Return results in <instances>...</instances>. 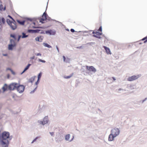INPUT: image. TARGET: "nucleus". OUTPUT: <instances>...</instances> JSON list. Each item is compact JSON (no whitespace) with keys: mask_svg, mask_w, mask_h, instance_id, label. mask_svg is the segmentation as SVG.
Wrapping results in <instances>:
<instances>
[{"mask_svg":"<svg viewBox=\"0 0 147 147\" xmlns=\"http://www.w3.org/2000/svg\"><path fill=\"white\" fill-rule=\"evenodd\" d=\"M13 90L16 89L17 91L20 93H22L24 91L25 89L24 86L23 85H20L16 83H13Z\"/></svg>","mask_w":147,"mask_h":147,"instance_id":"obj_1","label":"nucleus"},{"mask_svg":"<svg viewBox=\"0 0 147 147\" xmlns=\"http://www.w3.org/2000/svg\"><path fill=\"white\" fill-rule=\"evenodd\" d=\"M9 138H10L9 133L8 132L4 131L0 134V140H8Z\"/></svg>","mask_w":147,"mask_h":147,"instance_id":"obj_2","label":"nucleus"},{"mask_svg":"<svg viewBox=\"0 0 147 147\" xmlns=\"http://www.w3.org/2000/svg\"><path fill=\"white\" fill-rule=\"evenodd\" d=\"M13 83L10 84L9 85L6 84H5L4 86L2 87V89L3 90V92L4 93L5 91H7L8 90H13Z\"/></svg>","mask_w":147,"mask_h":147,"instance_id":"obj_3","label":"nucleus"},{"mask_svg":"<svg viewBox=\"0 0 147 147\" xmlns=\"http://www.w3.org/2000/svg\"><path fill=\"white\" fill-rule=\"evenodd\" d=\"M10 44L8 45V49L9 50L12 51L13 50L14 47H15L16 45V44L15 41L12 39H10Z\"/></svg>","mask_w":147,"mask_h":147,"instance_id":"obj_4","label":"nucleus"},{"mask_svg":"<svg viewBox=\"0 0 147 147\" xmlns=\"http://www.w3.org/2000/svg\"><path fill=\"white\" fill-rule=\"evenodd\" d=\"M111 134H112L115 137H116L119 134L120 130L119 129L117 128H114L111 130Z\"/></svg>","mask_w":147,"mask_h":147,"instance_id":"obj_5","label":"nucleus"},{"mask_svg":"<svg viewBox=\"0 0 147 147\" xmlns=\"http://www.w3.org/2000/svg\"><path fill=\"white\" fill-rule=\"evenodd\" d=\"M48 121L49 120L48 119V117L47 116H46L44 118L43 120L42 121L41 120H38V122L40 124L44 125L45 124L48 123Z\"/></svg>","mask_w":147,"mask_h":147,"instance_id":"obj_6","label":"nucleus"},{"mask_svg":"<svg viewBox=\"0 0 147 147\" xmlns=\"http://www.w3.org/2000/svg\"><path fill=\"white\" fill-rule=\"evenodd\" d=\"M1 144L2 147H8L9 144L8 140H0Z\"/></svg>","mask_w":147,"mask_h":147,"instance_id":"obj_7","label":"nucleus"},{"mask_svg":"<svg viewBox=\"0 0 147 147\" xmlns=\"http://www.w3.org/2000/svg\"><path fill=\"white\" fill-rule=\"evenodd\" d=\"M139 76L138 75H133L129 77L127 79V80L129 81H131L137 79Z\"/></svg>","mask_w":147,"mask_h":147,"instance_id":"obj_8","label":"nucleus"},{"mask_svg":"<svg viewBox=\"0 0 147 147\" xmlns=\"http://www.w3.org/2000/svg\"><path fill=\"white\" fill-rule=\"evenodd\" d=\"M86 67L87 70L90 71L94 73L96 71V69L93 66H86Z\"/></svg>","mask_w":147,"mask_h":147,"instance_id":"obj_9","label":"nucleus"},{"mask_svg":"<svg viewBox=\"0 0 147 147\" xmlns=\"http://www.w3.org/2000/svg\"><path fill=\"white\" fill-rule=\"evenodd\" d=\"M45 33L47 34H49L50 35H54L56 34V31L54 30L50 29L45 31Z\"/></svg>","mask_w":147,"mask_h":147,"instance_id":"obj_10","label":"nucleus"},{"mask_svg":"<svg viewBox=\"0 0 147 147\" xmlns=\"http://www.w3.org/2000/svg\"><path fill=\"white\" fill-rule=\"evenodd\" d=\"M16 22L14 20V22L9 25L11 29L13 30H16L17 27L16 25Z\"/></svg>","mask_w":147,"mask_h":147,"instance_id":"obj_11","label":"nucleus"},{"mask_svg":"<svg viewBox=\"0 0 147 147\" xmlns=\"http://www.w3.org/2000/svg\"><path fill=\"white\" fill-rule=\"evenodd\" d=\"M136 86L133 84H128L127 85V88L131 90H133L136 88Z\"/></svg>","mask_w":147,"mask_h":147,"instance_id":"obj_12","label":"nucleus"},{"mask_svg":"<svg viewBox=\"0 0 147 147\" xmlns=\"http://www.w3.org/2000/svg\"><path fill=\"white\" fill-rule=\"evenodd\" d=\"M5 23V20L4 18L0 17V26L4 25Z\"/></svg>","mask_w":147,"mask_h":147,"instance_id":"obj_13","label":"nucleus"},{"mask_svg":"<svg viewBox=\"0 0 147 147\" xmlns=\"http://www.w3.org/2000/svg\"><path fill=\"white\" fill-rule=\"evenodd\" d=\"M115 137L112 134H111L109 136V140L110 141H112L113 140L114 138Z\"/></svg>","mask_w":147,"mask_h":147,"instance_id":"obj_14","label":"nucleus"},{"mask_svg":"<svg viewBox=\"0 0 147 147\" xmlns=\"http://www.w3.org/2000/svg\"><path fill=\"white\" fill-rule=\"evenodd\" d=\"M104 48L105 50L107 53L108 54H111V52L109 49L105 46L104 47Z\"/></svg>","mask_w":147,"mask_h":147,"instance_id":"obj_15","label":"nucleus"},{"mask_svg":"<svg viewBox=\"0 0 147 147\" xmlns=\"http://www.w3.org/2000/svg\"><path fill=\"white\" fill-rule=\"evenodd\" d=\"M35 40L36 41H38L39 42H41L42 41V38L41 36H38L36 38Z\"/></svg>","mask_w":147,"mask_h":147,"instance_id":"obj_16","label":"nucleus"},{"mask_svg":"<svg viewBox=\"0 0 147 147\" xmlns=\"http://www.w3.org/2000/svg\"><path fill=\"white\" fill-rule=\"evenodd\" d=\"M35 76H32L31 78H30L28 80V82H30L31 83H33L34 81V80L35 78L36 77Z\"/></svg>","mask_w":147,"mask_h":147,"instance_id":"obj_17","label":"nucleus"},{"mask_svg":"<svg viewBox=\"0 0 147 147\" xmlns=\"http://www.w3.org/2000/svg\"><path fill=\"white\" fill-rule=\"evenodd\" d=\"M17 21L18 22V23L22 25H24V23L25 22V21L24 20L23 21H21L18 20H17Z\"/></svg>","mask_w":147,"mask_h":147,"instance_id":"obj_18","label":"nucleus"},{"mask_svg":"<svg viewBox=\"0 0 147 147\" xmlns=\"http://www.w3.org/2000/svg\"><path fill=\"white\" fill-rule=\"evenodd\" d=\"M10 37L13 38L14 39V40H17V38L16 35L14 34H10Z\"/></svg>","mask_w":147,"mask_h":147,"instance_id":"obj_19","label":"nucleus"},{"mask_svg":"<svg viewBox=\"0 0 147 147\" xmlns=\"http://www.w3.org/2000/svg\"><path fill=\"white\" fill-rule=\"evenodd\" d=\"M22 35L21 36V38H25L28 37V35H26V33L24 32L22 33Z\"/></svg>","mask_w":147,"mask_h":147,"instance_id":"obj_20","label":"nucleus"},{"mask_svg":"<svg viewBox=\"0 0 147 147\" xmlns=\"http://www.w3.org/2000/svg\"><path fill=\"white\" fill-rule=\"evenodd\" d=\"M70 137V135L69 134L66 135L65 136V139L66 141H69Z\"/></svg>","mask_w":147,"mask_h":147,"instance_id":"obj_21","label":"nucleus"},{"mask_svg":"<svg viewBox=\"0 0 147 147\" xmlns=\"http://www.w3.org/2000/svg\"><path fill=\"white\" fill-rule=\"evenodd\" d=\"M6 22L8 24L9 26L11 24L13 23L14 22V21L13 22H12V21L10 20L9 19H7Z\"/></svg>","mask_w":147,"mask_h":147,"instance_id":"obj_22","label":"nucleus"},{"mask_svg":"<svg viewBox=\"0 0 147 147\" xmlns=\"http://www.w3.org/2000/svg\"><path fill=\"white\" fill-rule=\"evenodd\" d=\"M6 9V7L5 6L3 7V5L1 4L0 5V10L1 11H5Z\"/></svg>","mask_w":147,"mask_h":147,"instance_id":"obj_23","label":"nucleus"},{"mask_svg":"<svg viewBox=\"0 0 147 147\" xmlns=\"http://www.w3.org/2000/svg\"><path fill=\"white\" fill-rule=\"evenodd\" d=\"M43 45L45 47H47L48 48H51L52 47L51 46V45H49L48 44L46 43H43Z\"/></svg>","mask_w":147,"mask_h":147,"instance_id":"obj_24","label":"nucleus"},{"mask_svg":"<svg viewBox=\"0 0 147 147\" xmlns=\"http://www.w3.org/2000/svg\"><path fill=\"white\" fill-rule=\"evenodd\" d=\"M74 73L71 74L69 76H64V78L65 79H69L71 78L73 75Z\"/></svg>","mask_w":147,"mask_h":147,"instance_id":"obj_25","label":"nucleus"},{"mask_svg":"<svg viewBox=\"0 0 147 147\" xmlns=\"http://www.w3.org/2000/svg\"><path fill=\"white\" fill-rule=\"evenodd\" d=\"M28 32L30 33H34V30L28 29L27 30Z\"/></svg>","mask_w":147,"mask_h":147,"instance_id":"obj_26","label":"nucleus"},{"mask_svg":"<svg viewBox=\"0 0 147 147\" xmlns=\"http://www.w3.org/2000/svg\"><path fill=\"white\" fill-rule=\"evenodd\" d=\"M141 40L144 41V43H146L147 42V36L143 38Z\"/></svg>","mask_w":147,"mask_h":147,"instance_id":"obj_27","label":"nucleus"},{"mask_svg":"<svg viewBox=\"0 0 147 147\" xmlns=\"http://www.w3.org/2000/svg\"><path fill=\"white\" fill-rule=\"evenodd\" d=\"M42 72H40L38 76V79H40L41 78L42 75Z\"/></svg>","mask_w":147,"mask_h":147,"instance_id":"obj_28","label":"nucleus"},{"mask_svg":"<svg viewBox=\"0 0 147 147\" xmlns=\"http://www.w3.org/2000/svg\"><path fill=\"white\" fill-rule=\"evenodd\" d=\"M28 69L26 67L25 68L23 71H22V72L20 74L22 75Z\"/></svg>","mask_w":147,"mask_h":147,"instance_id":"obj_29","label":"nucleus"},{"mask_svg":"<svg viewBox=\"0 0 147 147\" xmlns=\"http://www.w3.org/2000/svg\"><path fill=\"white\" fill-rule=\"evenodd\" d=\"M48 16L47 15V13H45V12H44L43 13V14L42 15V17L43 18H45V16L46 17H47V16Z\"/></svg>","mask_w":147,"mask_h":147,"instance_id":"obj_30","label":"nucleus"},{"mask_svg":"<svg viewBox=\"0 0 147 147\" xmlns=\"http://www.w3.org/2000/svg\"><path fill=\"white\" fill-rule=\"evenodd\" d=\"M93 36L94 37H95L96 38H98L99 39H100L101 38V37L100 36H97V35H95V34H94L93 35Z\"/></svg>","mask_w":147,"mask_h":147,"instance_id":"obj_31","label":"nucleus"},{"mask_svg":"<svg viewBox=\"0 0 147 147\" xmlns=\"http://www.w3.org/2000/svg\"><path fill=\"white\" fill-rule=\"evenodd\" d=\"M95 44V42H88L86 43L87 45H94Z\"/></svg>","mask_w":147,"mask_h":147,"instance_id":"obj_32","label":"nucleus"},{"mask_svg":"<svg viewBox=\"0 0 147 147\" xmlns=\"http://www.w3.org/2000/svg\"><path fill=\"white\" fill-rule=\"evenodd\" d=\"M95 34L97 36H100L102 34V33L97 31L95 32Z\"/></svg>","mask_w":147,"mask_h":147,"instance_id":"obj_33","label":"nucleus"},{"mask_svg":"<svg viewBox=\"0 0 147 147\" xmlns=\"http://www.w3.org/2000/svg\"><path fill=\"white\" fill-rule=\"evenodd\" d=\"M40 31V30L39 29L34 30V33H39Z\"/></svg>","mask_w":147,"mask_h":147,"instance_id":"obj_34","label":"nucleus"},{"mask_svg":"<svg viewBox=\"0 0 147 147\" xmlns=\"http://www.w3.org/2000/svg\"><path fill=\"white\" fill-rule=\"evenodd\" d=\"M38 137H36L35 139H34L32 142H31V144H33L34 142H35L36 140L38 139Z\"/></svg>","mask_w":147,"mask_h":147,"instance_id":"obj_35","label":"nucleus"},{"mask_svg":"<svg viewBox=\"0 0 147 147\" xmlns=\"http://www.w3.org/2000/svg\"><path fill=\"white\" fill-rule=\"evenodd\" d=\"M21 37V35H18V38L17 39V41L18 42H19L20 40V38Z\"/></svg>","mask_w":147,"mask_h":147,"instance_id":"obj_36","label":"nucleus"},{"mask_svg":"<svg viewBox=\"0 0 147 147\" xmlns=\"http://www.w3.org/2000/svg\"><path fill=\"white\" fill-rule=\"evenodd\" d=\"M37 88V86H36L35 88L34 89L32 90L31 91L30 93L31 94H32L34 93V92L36 91V90Z\"/></svg>","mask_w":147,"mask_h":147,"instance_id":"obj_37","label":"nucleus"},{"mask_svg":"<svg viewBox=\"0 0 147 147\" xmlns=\"http://www.w3.org/2000/svg\"><path fill=\"white\" fill-rule=\"evenodd\" d=\"M38 61L40 62L43 63H45L46 62V61L45 60L41 59H38Z\"/></svg>","mask_w":147,"mask_h":147,"instance_id":"obj_38","label":"nucleus"},{"mask_svg":"<svg viewBox=\"0 0 147 147\" xmlns=\"http://www.w3.org/2000/svg\"><path fill=\"white\" fill-rule=\"evenodd\" d=\"M70 61V59L68 58H67L66 60L65 61V62L66 63H69Z\"/></svg>","mask_w":147,"mask_h":147,"instance_id":"obj_39","label":"nucleus"},{"mask_svg":"<svg viewBox=\"0 0 147 147\" xmlns=\"http://www.w3.org/2000/svg\"><path fill=\"white\" fill-rule=\"evenodd\" d=\"M40 79H38L37 81L35 83V84L36 85H37L40 82Z\"/></svg>","mask_w":147,"mask_h":147,"instance_id":"obj_40","label":"nucleus"},{"mask_svg":"<svg viewBox=\"0 0 147 147\" xmlns=\"http://www.w3.org/2000/svg\"><path fill=\"white\" fill-rule=\"evenodd\" d=\"M147 100V98H146L144 100H141V103H142V104H143Z\"/></svg>","mask_w":147,"mask_h":147,"instance_id":"obj_41","label":"nucleus"},{"mask_svg":"<svg viewBox=\"0 0 147 147\" xmlns=\"http://www.w3.org/2000/svg\"><path fill=\"white\" fill-rule=\"evenodd\" d=\"M47 19V17L45 16V18H43L42 17V18H41L40 19L42 20L43 21H45L46 19Z\"/></svg>","mask_w":147,"mask_h":147,"instance_id":"obj_42","label":"nucleus"},{"mask_svg":"<svg viewBox=\"0 0 147 147\" xmlns=\"http://www.w3.org/2000/svg\"><path fill=\"white\" fill-rule=\"evenodd\" d=\"M99 31L102 32V26H100L98 30Z\"/></svg>","mask_w":147,"mask_h":147,"instance_id":"obj_43","label":"nucleus"},{"mask_svg":"<svg viewBox=\"0 0 147 147\" xmlns=\"http://www.w3.org/2000/svg\"><path fill=\"white\" fill-rule=\"evenodd\" d=\"M26 19L28 20L29 21H30L32 22V19L31 18H27Z\"/></svg>","mask_w":147,"mask_h":147,"instance_id":"obj_44","label":"nucleus"},{"mask_svg":"<svg viewBox=\"0 0 147 147\" xmlns=\"http://www.w3.org/2000/svg\"><path fill=\"white\" fill-rule=\"evenodd\" d=\"M33 28H42L41 27L39 26H33L32 27Z\"/></svg>","mask_w":147,"mask_h":147,"instance_id":"obj_45","label":"nucleus"},{"mask_svg":"<svg viewBox=\"0 0 147 147\" xmlns=\"http://www.w3.org/2000/svg\"><path fill=\"white\" fill-rule=\"evenodd\" d=\"M31 64H30V63H29L28 64V65H27V66H26V67L28 69H29V67H30V66L31 65Z\"/></svg>","mask_w":147,"mask_h":147,"instance_id":"obj_46","label":"nucleus"},{"mask_svg":"<svg viewBox=\"0 0 147 147\" xmlns=\"http://www.w3.org/2000/svg\"><path fill=\"white\" fill-rule=\"evenodd\" d=\"M63 61L65 62V61L66 60L65 57L64 56H63Z\"/></svg>","mask_w":147,"mask_h":147,"instance_id":"obj_47","label":"nucleus"},{"mask_svg":"<svg viewBox=\"0 0 147 147\" xmlns=\"http://www.w3.org/2000/svg\"><path fill=\"white\" fill-rule=\"evenodd\" d=\"M11 73L13 75H15L16 74V73L15 72H14L12 70L11 71Z\"/></svg>","mask_w":147,"mask_h":147,"instance_id":"obj_48","label":"nucleus"},{"mask_svg":"<svg viewBox=\"0 0 147 147\" xmlns=\"http://www.w3.org/2000/svg\"><path fill=\"white\" fill-rule=\"evenodd\" d=\"M49 133L52 136H53L54 134V132H49Z\"/></svg>","mask_w":147,"mask_h":147,"instance_id":"obj_49","label":"nucleus"},{"mask_svg":"<svg viewBox=\"0 0 147 147\" xmlns=\"http://www.w3.org/2000/svg\"><path fill=\"white\" fill-rule=\"evenodd\" d=\"M70 31L72 32H75V30L74 29H73V28H71V29Z\"/></svg>","mask_w":147,"mask_h":147,"instance_id":"obj_50","label":"nucleus"},{"mask_svg":"<svg viewBox=\"0 0 147 147\" xmlns=\"http://www.w3.org/2000/svg\"><path fill=\"white\" fill-rule=\"evenodd\" d=\"M76 48H77L78 49H83V47L82 46H80V47H77Z\"/></svg>","mask_w":147,"mask_h":147,"instance_id":"obj_51","label":"nucleus"},{"mask_svg":"<svg viewBox=\"0 0 147 147\" xmlns=\"http://www.w3.org/2000/svg\"><path fill=\"white\" fill-rule=\"evenodd\" d=\"M138 103L139 105H141V104H142V103H141V100H140V101H138Z\"/></svg>","mask_w":147,"mask_h":147,"instance_id":"obj_52","label":"nucleus"},{"mask_svg":"<svg viewBox=\"0 0 147 147\" xmlns=\"http://www.w3.org/2000/svg\"><path fill=\"white\" fill-rule=\"evenodd\" d=\"M40 33L41 34H44L45 33L44 32V31L42 30H40Z\"/></svg>","mask_w":147,"mask_h":147,"instance_id":"obj_53","label":"nucleus"},{"mask_svg":"<svg viewBox=\"0 0 147 147\" xmlns=\"http://www.w3.org/2000/svg\"><path fill=\"white\" fill-rule=\"evenodd\" d=\"M8 17L9 18H10L12 19L13 20V21H14V20L12 18V17L11 16H10V15H8Z\"/></svg>","mask_w":147,"mask_h":147,"instance_id":"obj_54","label":"nucleus"},{"mask_svg":"<svg viewBox=\"0 0 147 147\" xmlns=\"http://www.w3.org/2000/svg\"><path fill=\"white\" fill-rule=\"evenodd\" d=\"M74 136H73L72 138L71 139L69 140V142H71L73 140V139H74Z\"/></svg>","mask_w":147,"mask_h":147,"instance_id":"obj_55","label":"nucleus"},{"mask_svg":"<svg viewBox=\"0 0 147 147\" xmlns=\"http://www.w3.org/2000/svg\"><path fill=\"white\" fill-rule=\"evenodd\" d=\"M74 136H73L72 138L71 139L69 140V142H71L73 140V139H74Z\"/></svg>","mask_w":147,"mask_h":147,"instance_id":"obj_56","label":"nucleus"},{"mask_svg":"<svg viewBox=\"0 0 147 147\" xmlns=\"http://www.w3.org/2000/svg\"><path fill=\"white\" fill-rule=\"evenodd\" d=\"M12 69H11L10 68H7L6 69V70H10V71H11L12 70Z\"/></svg>","mask_w":147,"mask_h":147,"instance_id":"obj_57","label":"nucleus"},{"mask_svg":"<svg viewBox=\"0 0 147 147\" xmlns=\"http://www.w3.org/2000/svg\"><path fill=\"white\" fill-rule=\"evenodd\" d=\"M56 49H57L58 52L59 53V48H58L57 46H56Z\"/></svg>","mask_w":147,"mask_h":147,"instance_id":"obj_58","label":"nucleus"},{"mask_svg":"<svg viewBox=\"0 0 147 147\" xmlns=\"http://www.w3.org/2000/svg\"><path fill=\"white\" fill-rule=\"evenodd\" d=\"M7 78L9 79L10 77V75L9 74H8L7 75Z\"/></svg>","mask_w":147,"mask_h":147,"instance_id":"obj_59","label":"nucleus"},{"mask_svg":"<svg viewBox=\"0 0 147 147\" xmlns=\"http://www.w3.org/2000/svg\"><path fill=\"white\" fill-rule=\"evenodd\" d=\"M36 56H41V54L40 53H38L36 54Z\"/></svg>","mask_w":147,"mask_h":147,"instance_id":"obj_60","label":"nucleus"},{"mask_svg":"<svg viewBox=\"0 0 147 147\" xmlns=\"http://www.w3.org/2000/svg\"><path fill=\"white\" fill-rule=\"evenodd\" d=\"M3 56H8V54L7 53H5V54H3Z\"/></svg>","mask_w":147,"mask_h":147,"instance_id":"obj_61","label":"nucleus"},{"mask_svg":"<svg viewBox=\"0 0 147 147\" xmlns=\"http://www.w3.org/2000/svg\"><path fill=\"white\" fill-rule=\"evenodd\" d=\"M35 58V56H32V57H31L30 58V59H34Z\"/></svg>","mask_w":147,"mask_h":147,"instance_id":"obj_62","label":"nucleus"},{"mask_svg":"<svg viewBox=\"0 0 147 147\" xmlns=\"http://www.w3.org/2000/svg\"><path fill=\"white\" fill-rule=\"evenodd\" d=\"M51 19V18L50 17H48V18H47V19H46V20H50Z\"/></svg>","mask_w":147,"mask_h":147,"instance_id":"obj_63","label":"nucleus"},{"mask_svg":"<svg viewBox=\"0 0 147 147\" xmlns=\"http://www.w3.org/2000/svg\"><path fill=\"white\" fill-rule=\"evenodd\" d=\"M112 79H113L114 80H115L116 79L114 77H112Z\"/></svg>","mask_w":147,"mask_h":147,"instance_id":"obj_64","label":"nucleus"}]
</instances>
